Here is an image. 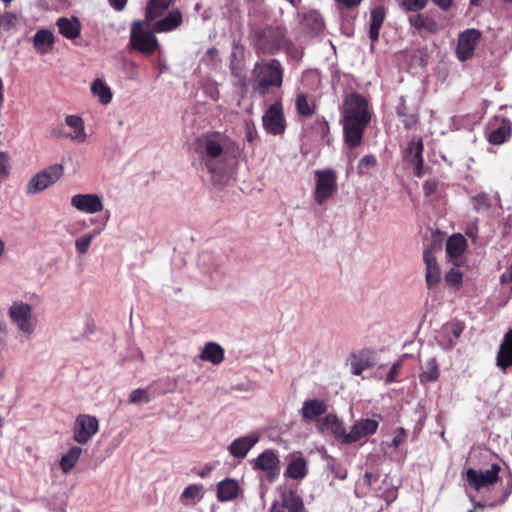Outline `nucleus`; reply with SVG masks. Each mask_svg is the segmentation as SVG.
<instances>
[{
    "label": "nucleus",
    "mask_w": 512,
    "mask_h": 512,
    "mask_svg": "<svg viewBox=\"0 0 512 512\" xmlns=\"http://www.w3.org/2000/svg\"><path fill=\"white\" fill-rule=\"evenodd\" d=\"M193 164L206 171L214 184L226 182L232 171L236 155V143L220 132H206L190 145Z\"/></svg>",
    "instance_id": "obj_1"
},
{
    "label": "nucleus",
    "mask_w": 512,
    "mask_h": 512,
    "mask_svg": "<svg viewBox=\"0 0 512 512\" xmlns=\"http://www.w3.org/2000/svg\"><path fill=\"white\" fill-rule=\"evenodd\" d=\"M340 113L345 143L349 148H356L362 143L364 131L371 121L369 102L359 93H350L345 97Z\"/></svg>",
    "instance_id": "obj_2"
},
{
    "label": "nucleus",
    "mask_w": 512,
    "mask_h": 512,
    "mask_svg": "<svg viewBox=\"0 0 512 512\" xmlns=\"http://www.w3.org/2000/svg\"><path fill=\"white\" fill-rule=\"evenodd\" d=\"M253 90L264 96L269 88H279L283 83V69L280 62L272 59L257 63L254 67Z\"/></svg>",
    "instance_id": "obj_3"
},
{
    "label": "nucleus",
    "mask_w": 512,
    "mask_h": 512,
    "mask_svg": "<svg viewBox=\"0 0 512 512\" xmlns=\"http://www.w3.org/2000/svg\"><path fill=\"white\" fill-rule=\"evenodd\" d=\"M151 22L145 18L143 21L133 22L130 28V47L147 56L152 55L159 47L155 36L157 32L154 31Z\"/></svg>",
    "instance_id": "obj_4"
},
{
    "label": "nucleus",
    "mask_w": 512,
    "mask_h": 512,
    "mask_svg": "<svg viewBox=\"0 0 512 512\" xmlns=\"http://www.w3.org/2000/svg\"><path fill=\"white\" fill-rule=\"evenodd\" d=\"M314 200L318 205H324L338 189L337 174L332 169L316 170Z\"/></svg>",
    "instance_id": "obj_5"
},
{
    "label": "nucleus",
    "mask_w": 512,
    "mask_h": 512,
    "mask_svg": "<svg viewBox=\"0 0 512 512\" xmlns=\"http://www.w3.org/2000/svg\"><path fill=\"white\" fill-rule=\"evenodd\" d=\"M8 314L12 323L21 334L30 336L33 333L36 321L32 315V307L28 303L23 301L13 302Z\"/></svg>",
    "instance_id": "obj_6"
},
{
    "label": "nucleus",
    "mask_w": 512,
    "mask_h": 512,
    "mask_svg": "<svg viewBox=\"0 0 512 512\" xmlns=\"http://www.w3.org/2000/svg\"><path fill=\"white\" fill-rule=\"evenodd\" d=\"M64 173L61 164H53L35 174L27 184V194H37L56 183Z\"/></svg>",
    "instance_id": "obj_7"
},
{
    "label": "nucleus",
    "mask_w": 512,
    "mask_h": 512,
    "mask_svg": "<svg viewBox=\"0 0 512 512\" xmlns=\"http://www.w3.org/2000/svg\"><path fill=\"white\" fill-rule=\"evenodd\" d=\"M500 470V465L494 463L487 470L469 468L465 471L463 477L471 488L475 491H480L483 488H489L499 480Z\"/></svg>",
    "instance_id": "obj_8"
},
{
    "label": "nucleus",
    "mask_w": 512,
    "mask_h": 512,
    "mask_svg": "<svg viewBox=\"0 0 512 512\" xmlns=\"http://www.w3.org/2000/svg\"><path fill=\"white\" fill-rule=\"evenodd\" d=\"M70 205L78 212L95 215L104 211V199L98 193H78L70 198Z\"/></svg>",
    "instance_id": "obj_9"
},
{
    "label": "nucleus",
    "mask_w": 512,
    "mask_h": 512,
    "mask_svg": "<svg viewBox=\"0 0 512 512\" xmlns=\"http://www.w3.org/2000/svg\"><path fill=\"white\" fill-rule=\"evenodd\" d=\"M99 430V422L95 416L79 414L73 426V439L80 445L87 444Z\"/></svg>",
    "instance_id": "obj_10"
},
{
    "label": "nucleus",
    "mask_w": 512,
    "mask_h": 512,
    "mask_svg": "<svg viewBox=\"0 0 512 512\" xmlns=\"http://www.w3.org/2000/svg\"><path fill=\"white\" fill-rule=\"evenodd\" d=\"M253 470L263 471L269 482H274L280 474V459L278 454L267 449L251 461Z\"/></svg>",
    "instance_id": "obj_11"
},
{
    "label": "nucleus",
    "mask_w": 512,
    "mask_h": 512,
    "mask_svg": "<svg viewBox=\"0 0 512 512\" xmlns=\"http://www.w3.org/2000/svg\"><path fill=\"white\" fill-rule=\"evenodd\" d=\"M109 219V211H106L101 216L89 219V224L94 226V228L89 233H86L75 240V249L79 255H85L88 253L93 239L105 230Z\"/></svg>",
    "instance_id": "obj_12"
},
{
    "label": "nucleus",
    "mask_w": 512,
    "mask_h": 512,
    "mask_svg": "<svg viewBox=\"0 0 512 512\" xmlns=\"http://www.w3.org/2000/svg\"><path fill=\"white\" fill-rule=\"evenodd\" d=\"M265 131L271 135H281L286 128V121L281 102L272 104L262 116Z\"/></svg>",
    "instance_id": "obj_13"
},
{
    "label": "nucleus",
    "mask_w": 512,
    "mask_h": 512,
    "mask_svg": "<svg viewBox=\"0 0 512 512\" xmlns=\"http://www.w3.org/2000/svg\"><path fill=\"white\" fill-rule=\"evenodd\" d=\"M464 330V325L460 322H449L439 330L436 340L442 350L454 349Z\"/></svg>",
    "instance_id": "obj_14"
},
{
    "label": "nucleus",
    "mask_w": 512,
    "mask_h": 512,
    "mask_svg": "<svg viewBox=\"0 0 512 512\" xmlns=\"http://www.w3.org/2000/svg\"><path fill=\"white\" fill-rule=\"evenodd\" d=\"M480 36L476 29H467L460 34L456 49L459 60L465 61L472 57Z\"/></svg>",
    "instance_id": "obj_15"
},
{
    "label": "nucleus",
    "mask_w": 512,
    "mask_h": 512,
    "mask_svg": "<svg viewBox=\"0 0 512 512\" xmlns=\"http://www.w3.org/2000/svg\"><path fill=\"white\" fill-rule=\"evenodd\" d=\"M316 430L320 434L331 433L338 441L344 444L346 435L342 421L335 414H328L317 419Z\"/></svg>",
    "instance_id": "obj_16"
},
{
    "label": "nucleus",
    "mask_w": 512,
    "mask_h": 512,
    "mask_svg": "<svg viewBox=\"0 0 512 512\" xmlns=\"http://www.w3.org/2000/svg\"><path fill=\"white\" fill-rule=\"evenodd\" d=\"M379 423L375 419H362L357 421L346 433L344 444H350L361 440L363 437L374 434L378 429Z\"/></svg>",
    "instance_id": "obj_17"
},
{
    "label": "nucleus",
    "mask_w": 512,
    "mask_h": 512,
    "mask_svg": "<svg viewBox=\"0 0 512 512\" xmlns=\"http://www.w3.org/2000/svg\"><path fill=\"white\" fill-rule=\"evenodd\" d=\"M259 440L260 436L257 433H250L233 440L228 446V451L234 458L243 459Z\"/></svg>",
    "instance_id": "obj_18"
},
{
    "label": "nucleus",
    "mask_w": 512,
    "mask_h": 512,
    "mask_svg": "<svg viewBox=\"0 0 512 512\" xmlns=\"http://www.w3.org/2000/svg\"><path fill=\"white\" fill-rule=\"evenodd\" d=\"M467 249V241L461 234H453L446 242L448 260L456 266L462 263L463 254Z\"/></svg>",
    "instance_id": "obj_19"
},
{
    "label": "nucleus",
    "mask_w": 512,
    "mask_h": 512,
    "mask_svg": "<svg viewBox=\"0 0 512 512\" xmlns=\"http://www.w3.org/2000/svg\"><path fill=\"white\" fill-rule=\"evenodd\" d=\"M423 261L425 263V282L428 289L435 288L441 281L440 266L430 250H425L423 253Z\"/></svg>",
    "instance_id": "obj_20"
},
{
    "label": "nucleus",
    "mask_w": 512,
    "mask_h": 512,
    "mask_svg": "<svg viewBox=\"0 0 512 512\" xmlns=\"http://www.w3.org/2000/svg\"><path fill=\"white\" fill-rule=\"evenodd\" d=\"M328 405L324 400L309 399L305 400L300 409V414L303 420L312 422L317 421L322 415L326 413Z\"/></svg>",
    "instance_id": "obj_21"
},
{
    "label": "nucleus",
    "mask_w": 512,
    "mask_h": 512,
    "mask_svg": "<svg viewBox=\"0 0 512 512\" xmlns=\"http://www.w3.org/2000/svg\"><path fill=\"white\" fill-rule=\"evenodd\" d=\"M65 124L72 130L66 135L70 140L77 143H84L87 140L85 123L82 117L78 115H67L65 117Z\"/></svg>",
    "instance_id": "obj_22"
},
{
    "label": "nucleus",
    "mask_w": 512,
    "mask_h": 512,
    "mask_svg": "<svg viewBox=\"0 0 512 512\" xmlns=\"http://www.w3.org/2000/svg\"><path fill=\"white\" fill-rule=\"evenodd\" d=\"M182 24V14L179 10L170 11L166 17L156 21L152 26L157 33L171 32Z\"/></svg>",
    "instance_id": "obj_23"
},
{
    "label": "nucleus",
    "mask_w": 512,
    "mask_h": 512,
    "mask_svg": "<svg viewBox=\"0 0 512 512\" xmlns=\"http://www.w3.org/2000/svg\"><path fill=\"white\" fill-rule=\"evenodd\" d=\"M56 25L59 29V33L69 40L76 39L80 36L81 23L76 17H60Z\"/></svg>",
    "instance_id": "obj_24"
},
{
    "label": "nucleus",
    "mask_w": 512,
    "mask_h": 512,
    "mask_svg": "<svg viewBox=\"0 0 512 512\" xmlns=\"http://www.w3.org/2000/svg\"><path fill=\"white\" fill-rule=\"evenodd\" d=\"M240 492L239 484L236 480L226 478L217 485V499L220 502L232 501L238 497Z\"/></svg>",
    "instance_id": "obj_25"
},
{
    "label": "nucleus",
    "mask_w": 512,
    "mask_h": 512,
    "mask_svg": "<svg viewBox=\"0 0 512 512\" xmlns=\"http://www.w3.org/2000/svg\"><path fill=\"white\" fill-rule=\"evenodd\" d=\"M55 43V36L51 30L39 29L33 37V45L40 54L49 53Z\"/></svg>",
    "instance_id": "obj_26"
},
{
    "label": "nucleus",
    "mask_w": 512,
    "mask_h": 512,
    "mask_svg": "<svg viewBox=\"0 0 512 512\" xmlns=\"http://www.w3.org/2000/svg\"><path fill=\"white\" fill-rule=\"evenodd\" d=\"M308 473L307 461L301 456H291V460L285 470V476L294 480H301Z\"/></svg>",
    "instance_id": "obj_27"
},
{
    "label": "nucleus",
    "mask_w": 512,
    "mask_h": 512,
    "mask_svg": "<svg viewBox=\"0 0 512 512\" xmlns=\"http://www.w3.org/2000/svg\"><path fill=\"white\" fill-rule=\"evenodd\" d=\"M423 142L420 138L413 139L409 142L407 147V157L411 163L416 166L418 177L422 176L421 168L423 165Z\"/></svg>",
    "instance_id": "obj_28"
},
{
    "label": "nucleus",
    "mask_w": 512,
    "mask_h": 512,
    "mask_svg": "<svg viewBox=\"0 0 512 512\" xmlns=\"http://www.w3.org/2000/svg\"><path fill=\"white\" fill-rule=\"evenodd\" d=\"M374 364V359L370 354H351L347 360V365L350 366L351 373L357 376L369 369Z\"/></svg>",
    "instance_id": "obj_29"
},
{
    "label": "nucleus",
    "mask_w": 512,
    "mask_h": 512,
    "mask_svg": "<svg viewBox=\"0 0 512 512\" xmlns=\"http://www.w3.org/2000/svg\"><path fill=\"white\" fill-rule=\"evenodd\" d=\"M197 265L203 274L211 275L220 268L221 260L212 253L203 252L198 257Z\"/></svg>",
    "instance_id": "obj_30"
},
{
    "label": "nucleus",
    "mask_w": 512,
    "mask_h": 512,
    "mask_svg": "<svg viewBox=\"0 0 512 512\" xmlns=\"http://www.w3.org/2000/svg\"><path fill=\"white\" fill-rule=\"evenodd\" d=\"M91 92L102 105H107L112 100V91L102 79H95L91 84Z\"/></svg>",
    "instance_id": "obj_31"
},
{
    "label": "nucleus",
    "mask_w": 512,
    "mask_h": 512,
    "mask_svg": "<svg viewBox=\"0 0 512 512\" xmlns=\"http://www.w3.org/2000/svg\"><path fill=\"white\" fill-rule=\"evenodd\" d=\"M173 0H148L145 18L154 21L169 8Z\"/></svg>",
    "instance_id": "obj_32"
},
{
    "label": "nucleus",
    "mask_w": 512,
    "mask_h": 512,
    "mask_svg": "<svg viewBox=\"0 0 512 512\" xmlns=\"http://www.w3.org/2000/svg\"><path fill=\"white\" fill-rule=\"evenodd\" d=\"M385 19V11L382 7H375L370 13L369 36L372 41L379 38V32Z\"/></svg>",
    "instance_id": "obj_33"
},
{
    "label": "nucleus",
    "mask_w": 512,
    "mask_h": 512,
    "mask_svg": "<svg viewBox=\"0 0 512 512\" xmlns=\"http://www.w3.org/2000/svg\"><path fill=\"white\" fill-rule=\"evenodd\" d=\"M409 23L417 30H425L429 33H436L438 31V24L432 19L423 14H415L409 17Z\"/></svg>",
    "instance_id": "obj_34"
},
{
    "label": "nucleus",
    "mask_w": 512,
    "mask_h": 512,
    "mask_svg": "<svg viewBox=\"0 0 512 512\" xmlns=\"http://www.w3.org/2000/svg\"><path fill=\"white\" fill-rule=\"evenodd\" d=\"M297 112L305 117H311L316 110V105L305 93H298L295 99Z\"/></svg>",
    "instance_id": "obj_35"
},
{
    "label": "nucleus",
    "mask_w": 512,
    "mask_h": 512,
    "mask_svg": "<svg viewBox=\"0 0 512 512\" xmlns=\"http://www.w3.org/2000/svg\"><path fill=\"white\" fill-rule=\"evenodd\" d=\"M82 449L78 446L71 447L60 460V467L64 473L70 472L77 464Z\"/></svg>",
    "instance_id": "obj_36"
},
{
    "label": "nucleus",
    "mask_w": 512,
    "mask_h": 512,
    "mask_svg": "<svg viewBox=\"0 0 512 512\" xmlns=\"http://www.w3.org/2000/svg\"><path fill=\"white\" fill-rule=\"evenodd\" d=\"M511 135V125L504 121L498 128L492 130L488 136V141L493 145H501L507 141Z\"/></svg>",
    "instance_id": "obj_37"
},
{
    "label": "nucleus",
    "mask_w": 512,
    "mask_h": 512,
    "mask_svg": "<svg viewBox=\"0 0 512 512\" xmlns=\"http://www.w3.org/2000/svg\"><path fill=\"white\" fill-rule=\"evenodd\" d=\"M243 58H244V48L240 44L234 43L233 51L231 53V65L230 66H231L232 74H234L235 76H239V74H240V70H241L240 63L243 60Z\"/></svg>",
    "instance_id": "obj_38"
},
{
    "label": "nucleus",
    "mask_w": 512,
    "mask_h": 512,
    "mask_svg": "<svg viewBox=\"0 0 512 512\" xmlns=\"http://www.w3.org/2000/svg\"><path fill=\"white\" fill-rule=\"evenodd\" d=\"M303 26L310 28L314 33H318L323 28V20L317 12H309L304 16Z\"/></svg>",
    "instance_id": "obj_39"
},
{
    "label": "nucleus",
    "mask_w": 512,
    "mask_h": 512,
    "mask_svg": "<svg viewBox=\"0 0 512 512\" xmlns=\"http://www.w3.org/2000/svg\"><path fill=\"white\" fill-rule=\"evenodd\" d=\"M203 486L201 484L188 485L181 494V499L192 500L194 503L203 498Z\"/></svg>",
    "instance_id": "obj_40"
},
{
    "label": "nucleus",
    "mask_w": 512,
    "mask_h": 512,
    "mask_svg": "<svg viewBox=\"0 0 512 512\" xmlns=\"http://www.w3.org/2000/svg\"><path fill=\"white\" fill-rule=\"evenodd\" d=\"M439 377V369L435 358H431L426 365L425 370L421 373L420 379L422 382H432Z\"/></svg>",
    "instance_id": "obj_41"
},
{
    "label": "nucleus",
    "mask_w": 512,
    "mask_h": 512,
    "mask_svg": "<svg viewBox=\"0 0 512 512\" xmlns=\"http://www.w3.org/2000/svg\"><path fill=\"white\" fill-rule=\"evenodd\" d=\"M428 0H403L401 7L408 12H418L426 7Z\"/></svg>",
    "instance_id": "obj_42"
},
{
    "label": "nucleus",
    "mask_w": 512,
    "mask_h": 512,
    "mask_svg": "<svg viewBox=\"0 0 512 512\" xmlns=\"http://www.w3.org/2000/svg\"><path fill=\"white\" fill-rule=\"evenodd\" d=\"M377 164V160L373 155L364 156L358 163V173L360 175L367 174L368 171L375 167Z\"/></svg>",
    "instance_id": "obj_43"
},
{
    "label": "nucleus",
    "mask_w": 512,
    "mask_h": 512,
    "mask_svg": "<svg viewBox=\"0 0 512 512\" xmlns=\"http://www.w3.org/2000/svg\"><path fill=\"white\" fill-rule=\"evenodd\" d=\"M150 401L149 395L145 389L138 388L131 392L129 402L132 404L148 403Z\"/></svg>",
    "instance_id": "obj_44"
},
{
    "label": "nucleus",
    "mask_w": 512,
    "mask_h": 512,
    "mask_svg": "<svg viewBox=\"0 0 512 512\" xmlns=\"http://www.w3.org/2000/svg\"><path fill=\"white\" fill-rule=\"evenodd\" d=\"M463 274L458 269H451L448 271V273L445 275V281L450 286L459 287L462 283Z\"/></svg>",
    "instance_id": "obj_45"
},
{
    "label": "nucleus",
    "mask_w": 512,
    "mask_h": 512,
    "mask_svg": "<svg viewBox=\"0 0 512 512\" xmlns=\"http://www.w3.org/2000/svg\"><path fill=\"white\" fill-rule=\"evenodd\" d=\"M474 208L478 211L486 210L490 207V199L484 194L480 193L472 198Z\"/></svg>",
    "instance_id": "obj_46"
},
{
    "label": "nucleus",
    "mask_w": 512,
    "mask_h": 512,
    "mask_svg": "<svg viewBox=\"0 0 512 512\" xmlns=\"http://www.w3.org/2000/svg\"><path fill=\"white\" fill-rule=\"evenodd\" d=\"M402 124L406 129H413L419 122V116L417 113H406L400 117Z\"/></svg>",
    "instance_id": "obj_47"
},
{
    "label": "nucleus",
    "mask_w": 512,
    "mask_h": 512,
    "mask_svg": "<svg viewBox=\"0 0 512 512\" xmlns=\"http://www.w3.org/2000/svg\"><path fill=\"white\" fill-rule=\"evenodd\" d=\"M224 359V354H199L198 357L195 358V362L198 364L202 361H209L214 365L220 364Z\"/></svg>",
    "instance_id": "obj_48"
},
{
    "label": "nucleus",
    "mask_w": 512,
    "mask_h": 512,
    "mask_svg": "<svg viewBox=\"0 0 512 512\" xmlns=\"http://www.w3.org/2000/svg\"><path fill=\"white\" fill-rule=\"evenodd\" d=\"M496 365L502 370L506 371L512 367V354H497Z\"/></svg>",
    "instance_id": "obj_49"
},
{
    "label": "nucleus",
    "mask_w": 512,
    "mask_h": 512,
    "mask_svg": "<svg viewBox=\"0 0 512 512\" xmlns=\"http://www.w3.org/2000/svg\"><path fill=\"white\" fill-rule=\"evenodd\" d=\"M336 2L337 8L340 11L344 10H353L357 8L363 0H334Z\"/></svg>",
    "instance_id": "obj_50"
},
{
    "label": "nucleus",
    "mask_w": 512,
    "mask_h": 512,
    "mask_svg": "<svg viewBox=\"0 0 512 512\" xmlns=\"http://www.w3.org/2000/svg\"><path fill=\"white\" fill-rule=\"evenodd\" d=\"M406 437V431L404 428H398L394 432L393 439L391 441V446L394 448H398L401 444L404 443Z\"/></svg>",
    "instance_id": "obj_51"
},
{
    "label": "nucleus",
    "mask_w": 512,
    "mask_h": 512,
    "mask_svg": "<svg viewBox=\"0 0 512 512\" xmlns=\"http://www.w3.org/2000/svg\"><path fill=\"white\" fill-rule=\"evenodd\" d=\"M9 172V161L4 154H0V183L7 177Z\"/></svg>",
    "instance_id": "obj_52"
},
{
    "label": "nucleus",
    "mask_w": 512,
    "mask_h": 512,
    "mask_svg": "<svg viewBox=\"0 0 512 512\" xmlns=\"http://www.w3.org/2000/svg\"><path fill=\"white\" fill-rule=\"evenodd\" d=\"M499 352H512V330H509L500 345Z\"/></svg>",
    "instance_id": "obj_53"
},
{
    "label": "nucleus",
    "mask_w": 512,
    "mask_h": 512,
    "mask_svg": "<svg viewBox=\"0 0 512 512\" xmlns=\"http://www.w3.org/2000/svg\"><path fill=\"white\" fill-rule=\"evenodd\" d=\"M16 21V17L12 13H5L0 17V26L5 28H10L14 25Z\"/></svg>",
    "instance_id": "obj_54"
},
{
    "label": "nucleus",
    "mask_w": 512,
    "mask_h": 512,
    "mask_svg": "<svg viewBox=\"0 0 512 512\" xmlns=\"http://www.w3.org/2000/svg\"><path fill=\"white\" fill-rule=\"evenodd\" d=\"M400 365H401V363L397 362L391 366V368L387 374V377H386V383H392L395 381L396 375L400 369Z\"/></svg>",
    "instance_id": "obj_55"
},
{
    "label": "nucleus",
    "mask_w": 512,
    "mask_h": 512,
    "mask_svg": "<svg viewBox=\"0 0 512 512\" xmlns=\"http://www.w3.org/2000/svg\"><path fill=\"white\" fill-rule=\"evenodd\" d=\"M437 189V183L434 180H427L423 184V191L426 196L432 195Z\"/></svg>",
    "instance_id": "obj_56"
},
{
    "label": "nucleus",
    "mask_w": 512,
    "mask_h": 512,
    "mask_svg": "<svg viewBox=\"0 0 512 512\" xmlns=\"http://www.w3.org/2000/svg\"><path fill=\"white\" fill-rule=\"evenodd\" d=\"M8 339V332L6 326L0 322V350L6 348V342Z\"/></svg>",
    "instance_id": "obj_57"
},
{
    "label": "nucleus",
    "mask_w": 512,
    "mask_h": 512,
    "mask_svg": "<svg viewBox=\"0 0 512 512\" xmlns=\"http://www.w3.org/2000/svg\"><path fill=\"white\" fill-rule=\"evenodd\" d=\"M201 352H224L223 348L216 342H207Z\"/></svg>",
    "instance_id": "obj_58"
},
{
    "label": "nucleus",
    "mask_w": 512,
    "mask_h": 512,
    "mask_svg": "<svg viewBox=\"0 0 512 512\" xmlns=\"http://www.w3.org/2000/svg\"><path fill=\"white\" fill-rule=\"evenodd\" d=\"M108 1H109L110 6L113 9H115L116 11H122L127 4V0H108Z\"/></svg>",
    "instance_id": "obj_59"
},
{
    "label": "nucleus",
    "mask_w": 512,
    "mask_h": 512,
    "mask_svg": "<svg viewBox=\"0 0 512 512\" xmlns=\"http://www.w3.org/2000/svg\"><path fill=\"white\" fill-rule=\"evenodd\" d=\"M96 324L94 322L93 319H87L86 321V324H85V330H84V333L86 335H91L93 334L95 331H96Z\"/></svg>",
    "instance_id": "obj_60"
},
{
    "label": "nucleus",
    "mask_w": 512,
    "mask_h": 512,
    "mask_svg": "<svg viewBox=\"0 0 512 512\" xmlns=\"http://www.w3.org/2000/svg\"><path fill=\"white\" fill-rule=\"evenodd\" d=\"M406 113H408L407 107H406V102H405V99L403 97H401L400 102L397 106V115L399 117H401L402 115H405Z\"/></svg>",
    "instance_id": "obj_61"
},
{
    "label": "nucleus",
    "mask_w": 512,
    "mask_h": 512,
    "mask_svg": "<svg viewBox=\"0 0 512 512\" xmlns=\"http://www.w3.org/2000/svg\"><path fill=\"white\" fill-rule=\"evenodd\" d=\"M376 479L377 477L373 473L366 472L362 478V481L364 485L370 486Z\"/></svg>",
    "instance_id": "obj_62"
},
{
    "label": "nucleus",
    "mask_w": 512,
    "mask_h": 512,
    "mask_svg": "<svg viewBox=\"0 0 512 512\" xmlns=\"http://www.w3.org/2000/svg\"><path fill=\"white\" fill-rule=\"evenodd\" d=\"M286 509L287 507L285 504L280 505L279 503L274 502L271 505L269 512H287Z\"/></svg>",
    "instance_id": "obj_63"
},
{
    "label": "nucleus",
    "mask_w": 512,
    "mask_h": 512,
    "mask_svg": "<svg viewBox=\"0 0 512 512\" xmlns=\"http://www.w3.org/2000/svg\"><path fill=\"white\" fill-rule=\"evenodd\" d=\"M453 0H433V2L443 10L450 8Z\"/></svg>",
    "instance_id": "obj_64"
}]
</instances>
